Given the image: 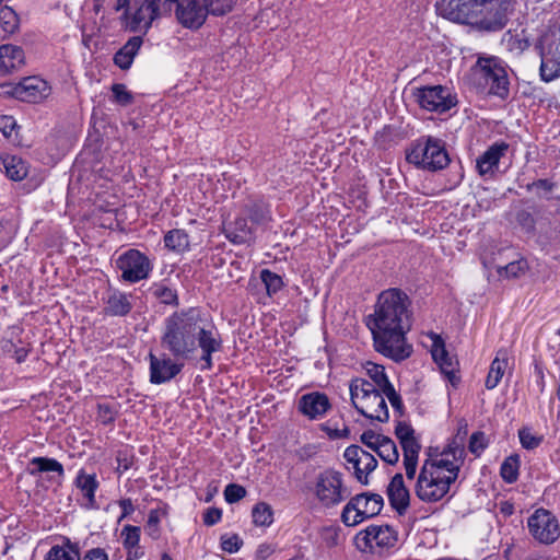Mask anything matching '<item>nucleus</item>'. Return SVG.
Segmentation results:
<instances>
[{
  "instance_id": "nucleus-1",
  "label": "nucleus",
  "mask_w": 560,
  "mask_h": 560,
  "mask_svg": "<svg viewBox=\"0 0 560 560\" xmlns=\"http://www.w3.org/2000/svg\"><path fill=\"white\" fill-rule=\"evenodd\" d=\"M161 346L175 359H192L199 349L201 370H211L212 355L223 347L221 335L205 313L196 307L182 310L164 322Z\"/></svg>"
},
{
  "instance_id": "nucleus-2",
  "label": "nucleus",
  "mask_w": 560,
  "mask_h": 560,
  "mask_svg": "<svg viewBox=\"0 0 560 560\" xmlns=\"http://www.w3.org/2000/svg\"><path fill=\"white\" fill-rule=\"evenodd\" d=\"M410 300L400 289L383 291L377 299L369 327L375 350L395 361H402L411 353L405 335L410 329Z\"/></svg>"
},
{
  "instance_id": "nucleus-3",
  "label": "nucleus",
  "mask_w": 560,
  "mask_h": 560,
  "mask_svg": "<svg viewBox=\"0 0 560 560\" xmlns=\"http://www.w3.org/2000/svg\"><path fill=\"white\" fill-rule=\"evenodd\" d=\"M457 478L454 468L445 466L443 460L425 459L415 486L416 495L423 502H438L448 493Z\"/></svg>"
},
{
  "instance_id": "nucleus-4",
  "label": "nucleus",
  "mask_w": 560,
  "mask_h": 560,
  "mask_svg": "<svg viewBox=\"0 0 560 560\" xmlns=\"http://www.w3.org/2000/svg\"><path fill=\"white\" fill-rule=\"evenodd\" d=\"M350 397L354 408L364 417L386 422L389 419V412L385 400V395L381 389L365 378H354L349 385Z\"/></svg>"
},
{
  "instance_id": "nucleus-5",
  "label": "nucleus",
  "mask_w": 560,
  "mask_h": 560,
  "mask_svg": "<svg viewBox=\"0 0 560 560\" xmlns=\"http://www.w3.org/2000/svg\"><path fill=\"white\" fill-rule=\"evenodd\" d=\"M479 85L489 94L505 98L509 95V78L505 67L497 57L479 58L474 71Z\"/></svg>"
},
{
  "instance_id": "nucleus-6",
  "label": "nucleus",
  "mask_w": 560,
  "mask_h": 560,
  "mask_svg": "<svg viewBox=\"0 0 560 560\" xmlns=\"http://www.w3.org/2000/svg\"><path fill=\"white\" fill-rule=\"evenodd\" d=\"M407 161L428 171L442 170L450 163L448 154L442 142L432 137L418 141L407 153Z\"/></svg>"
},
{
  "instance_id": "nucleus-7",
  "label": "nucleus",
  "mask_w": 560,
  "mask_h": 560,
  "mask_svg": "<svg viewBox=\"0 0 560 560\" xmlns=\"http://www.w3.org/2000/svg\"><path fill=\"white\" fill-rule=\"evenodd\" d=\"M398 533L389 525H370L354 537L355 547L362 552L383 555L394 548Z\"/></svg>"
},
{
  "instance_id": "nucleus-8",
  "label": "nucleus",
  "mask_w": 560,
  "mask_h": 560,
  "mask_svg": "<svg viewBox=\"0 0 560 560\" xmlns=\"http://www.w3.org/2000/svg\"><path fill=\"white\" fill-rule=\"evenodd\" d=\"M384 500L376 493H360L351 498L343 506L341 521L346 526H357L365 520L380 514Z\"/></svg>"
},
{
  "instance_id": "nucleus-9",
  "label": "nucleus",
  "mask_w": 560,
  "mask_h": 560,
  "mask_svg": "<svg viewBox=\"0 0 560 560\" xmlns=\"http://www.w3.org/2000/svg\"><path fill=\"white\" fill-rule=\"evenodd\" d=\"M314 494L322 506L334 508L345 501L350 495V491L345 486L339 471L327 469L317 476Z\"/></svg>"
},
{
  "instance_id": "nucleus-10",
  "label": "nucleus",
  "mask_w": 560,
  "mask_h": 560,
  "mask_svg": "<svg viewBox=\"0 0 560 560\" xmlns=\"http://www.w3.org/2000/svg\"><path fill=\"white\" fill-rule=\"evenodd\" d=\"M51 89L39 77H27L18 83L0 84V95L22 102L38 103L50 95Z\"/></svg>"
},
{
  "instance_id": "nucleus-11",
  "label": "nucleus",
  "mask_w": 560,
  "mask_h": 560,
  "mask_svg": "<svg viewBox=\"0 0 560 560\" xmlns=\"http://www.w3.org/2000/svg\"><path fill=\"white\" fill-rule=\"evenodd\" d=\"M413 96L418 105L428 112L445 113L457 103L450 89L443 85H425L417 88Z\"/></svg>"
},
{
  "instance_id": "nucleus-12",
  "label": "nucleus",
  "mask_w": 560,
  "mask_h": 560,
  "mask_svg": "<svg viewBox=\"0 0 560 560\" xmlns=\"http://www.w3.org/2000/svg\"><path fill=\"white\" fill-rule=\"evenodd\" d=\"M530 535L540 544L550 545L560 536L557 517L548 510L538 509L527 520Z\"/></svg>"
},
{
  "instance_id": "nucleus-13",
  "label": "nucleus",
  "mask_w": 560,
  "mask_h": 560,
  "mask_svg": "<svg viewBox=\"0 0 560 560\" xmlns=\"http://www.w3.org/2000/svg\"><path fill=\"white\" fill-rule=\"evenodd\" d=\"M117 267L121 270V278L132 283L147 279L152 270L150 259L137 249H129L120 255Z\"/></svg>"
},
{
  "instance_id": "nucleus-14",
  "label": "nucleus",
  "mask_w": 560,
  "mask_h": 560,
  "mask_svg": "<svg viewBox=\"0 0 560 560\" xmlns=\"http://www.w3.org/2000/svg\"><path fill=\"white\" fill-rule=\"evenodd\" d=\"M343 457L352 465L358 481L368 485L369 475L377 467L375 457L358 445L348 446L345 450Z\"/></svg>"
},
{
  "instance_id": "nucleus-15",
  "label": "nucleus",
  "mask_w": 560,
  "mask_h": 560,
  "mask_svg": "<svg viewBox=\"0 0 560 560\" xmlns=\"http://www.w3.org/2000/svg\"><path fill=\"white\" fill-rule=\"evenodd\" d=\"M436 12L440 16L460 24H475L476 10L469 2L463 0H438Z\"/></svg>"
},
{
  "instance_id": "nucleus-16",
  "label": "nucleus",
  "mask_w": 560,
  "mask_h": 560,
  "mask_svg": "<svg viewBox=\"0 0 560 560\" xmlns=\"http://www.w3.org/2000/svg\"><path fill=\"white\" fill-rule=\"evenodd\" d=\"M361 442L389 465H395L399 459L395 442L385 435L368 430L362 433Z\"/></svg>"
},
{
  "instance_id": "nucleus-17",
  "label": "nucleus",
  "mask_w": 560,
  "mask_h": 560,
  "mask_svg": "<svg viewBox=\"0 0 560 560\" xmlns=\"http://www.w3.org/2000/svg\"><path fill=\"white\" fill-rule=\"evenodd\" d=\"M208 10L202 0H179L176 9L178 22L187 28H198L206 21Z\"/></svg>"
},
{
  "instance_id": "nucleus-18",
  "label": "nucleus",
  "mask_w": 560,
  "mask_h": 560,
  "mask_svg": "<svg viewBox=\"0 0 560 560\" xmlns=\"http://www.w3.org/2000/svg\"><path fill=\"white\" fill-rule=\"evenodd\" d=\"M150 381L153 384H163L174 378L183 369L182 363L170 357L158 358L150 353Z\"/></svg>"
},
{
  "instance_id": "nucleus-19",
  "label": "nucleus",
  "mask_w": 560,
  "mask_h": 560,
  "mask_svg": "<svg viewBox=\"0 0 560 560\" xmlns=\"http://www.w3.org/2000/svg\"><path fill=\"white\" fill-rule=\"evenodd\" d=\"M329 408L328 397L319 392L305 394L299 399V410L311 420L323 418Z\"/></svg>"
},
{
  "instance_id": "nucleus-20",
  "label": "nucleus",
  "mask_w": 560,
  "mask_h": 560,
  "mask_svg": "<svg viewBox=\"0 0 560 560\" xmlns=\"http://www.w3.org/2000/svg\"><path fill=\"white\" fill-rule=\"evenodd\" d=\"M509 150V144L499 141L490 145L478 159L477 171L481 176L492 175L498 168L499 162Z\"/></svg>"
},
{
  "instance_id": "nucleus-21",
  "label": "nucleus",
  "mask_w": 560,
  "mask_h": 560,
  "mask_svg": "<svg viewBox=\"0 0 560 560\" xmlns=\"http://www.w3.org/2000/svg\"><path fill=\"white\" fill-rule=\"evenodd\" d=\"M387 497L394 510H396L399 514L406 512L409 506L410 494L409 490L405 486L404 477L401 474H396L393 476L387 487Z\"/></svg>"
},
{
  "instance_id": "nucleus-22",
  "label": "nucleus",
  "mask_w": 560,
  "mask_h": 560,
  "mask_svg": "<svg viewBox=\"0 0 560 560\" xmlns=\"http://www.w3.org/2000/svg\"><path fill=\"white\" fill-rule=\"evenodd\" d=\"M25 65L24 50L16 45L0 46V75L21 69Z\"/></svg>"
},
{
  "instance_id": "nucleus-23",
  "label": "nucleus",
  "mask_w": 560,
  "mask_h": 560,
  "mask_svg": "<svg viewBox=\"0 0 560 560\" xmlns=\"http://www.w3.org/2000/svg\"><path fill=\"white\" fill-rule=\"evenodd\" d=\"M509 21L508 14V5L501 4L499 8L489 11L486 15L479 18L476 14L475 24L479 26V28L495 32L502 30Z\"/></svg>"
},
{
  "instance_id": "nucleus-24",
  "label": "nucleus",
  "mask_w": 560,
  "mask_h": 560,
  "mask_svg": "<svg viewBox=\"0 0 560 560\" xmlns=\"http://www.w3.org/2000/svg\"><path fill=\"white\" fill-rule=\"evenodd\" d=\"M509 360L510 353L508 349L501 348L497 351L486 378L485 385L487 389H493L499 385L509 366Z\"/></svg>"
},
{
  "instance_id": "nucleus-25",
  "label": "nucleus",
  "mask_w": 560,
  "mask_h": 560,
  "mask_svg": "<svg viewBox=\"0 0 560 560\" xmlns=\"http://www.w3.org/2000/svg\"><path fill=\"white\" fill-rule=\"evenodd\" d=\"M481 262L487 269L495 268L499 277L505 279L520 278L528 270V264L525 259L514 260L505 266H495L494 258H488L486 255H482Z\"/></svg>"
},
{
  "instance_id": "nucleus-26",
  "label": "nucleus",
  "mask_w": 560,
  "mask_h": 560,
  "mask_svg": "<svg viewBox=\"0 0 560 560\" xmlns=\"http://www.w3.org/2000/svg\"><path fill=\"white\" fill-rule=\"evenodd\" d=\"M465 443L454 439L447 444L444 451L441 453L436 460H443L445 466L450 468H454V470L459 474L460 467L464 464L465 459Z\"/></svg>"
},
{
  "instance_id": "nucleus-27",
  "label": "nucleus",
  "mask_w": 560,
  "mask_h": 560,
  "mask_svg": "<svg viewBox=\"0 0 560 560\" xmlns=\"http://www.w3.org/2000/svg\"><path fill=\"white\" fill-rule=\"evenodd\" d=\"M142 37L133 36L115 54L114 63L122 69L127 70L131 67L135 57L142 46Z\"/></svg>"
},
{
  "instance_id": "nucleus-28",
  "label": "nucleus",
  "mask_w": 560,
  "mask_h": 560,
  "mask_svg": "<svg viewBox=\"0 0 560 560\" xmlns=\"http://www.w3.org/2000/svg\"><path fill=\"white\" fill-rule=\"evenodd\" d=\"M131 295L126 293L114 291L112 292L106 301L104 311L110 316H126L132 308Z\"/></svg>"
},
{
  "instance_id": "nucleus-29",
  "label": "nucleus",
  "mask_w": 560,
  "mask_h": 560,
  "mask_svg": "<svg viewBox=\"0 0 560 560\" xmlns=\"http://www.w3.org/2000/svg\"><path fill=\"white\" fill-rule=\"evenodd\" d=\"M156 18L153 15V10L148 1L143 2L139 9L131 15L127 23V28L130 32H147L152 22Z\"/></svg>"
},
{
  "instance_id": "nucleus-30",
  "label": "nucleus",
  "mask_w": 560,
  "mask_h": 560,
  "mask_svg": "<svg viewBox=\"0 0 560 560\" xmlns=\"http://www.w3.org/2000/svg\"><path fill=\"white\" fill-rule=\"evenodd\" d=\"M75 485L81 490L84 499L86 500L85 506L95 509V491L98 488L96 476L80 471L75 478Z\"/></svg>"
},
{
  "instance_id": "nucleus-31",
  "label": "nucleus",
  "mask_w": 560,
  "mask_h": 560,
  "mask_svg": "<svg viewBox=\"0 0 560 560\" xmlns=\"http://www.w3.org/2000/svg\"><path fill=\"white\" fill-rule=\"evenodd\" d=\"M395 433L400 442L402 453H407L409 451L420 452L421 445L415 438V431L409 424L405 422H398L395 429Z\"/></svg>"
},
{
  "instance_id": "nucleus-32",
  "label": "nucleus",
  "mask_w": 560,
  "mask_h": 560,
  "mask_svg": "<svg viewBox=\"0 0 560 560\" xmlns=\"http://www.w3.org/2000/svg\"><path fill=\"white\" fill-rule=\"evenodd\" d=\"M3 166L8 177H10L12 180L19 182L27 176V163L20 156L7 155L3 159Z\"/></svg>"
},
{
  "instance_id": "nucleus-33",
  "label": "nucleus",
  "mask_w": 560,
  "mask_h": 560,
  "mask_svg": "<svg viewBox=\"0 0 560 560\" xmlns=\"http://www.w3.org/2000/svg\"><path fill=\"white\" fill-rule=\"evenodd\" d=\"M164 245L172 252L183 253L189 248V236L184 230H171L164 235Z\"/></svg>"
},
{
  "instance_id": "nucleus-34",
  "label": "nucleus",
  "mask_w": 560,
  "mask_h": 560,
  "mask_svg": "<svg viewBox=\"0 0 560 560\" xmlns=\"http://www.w3.org/2000/svg\"><path fill=\"white\" fill-rule=\"evenodd\" d=\"M228 237L235 244H244L253 237V230L245 218H236L230 228Z\"/></svg>"
},
{
  "instance_id": "nucleus-35",
  "label": "nucleus",
  "mask_w": 560,
  "mask_h": 560,
  "mask_svg": "<svg viewBox=\"0 0 560 560\" xmlns=\"http://www.w3.org/2000/svg\"><path fill=\"white\" fill-rule=\"evenodd\" d=\"M364 369L366 371L368 376L371 380L369 381L371 385H375V388L381 389L382 393L386 390L387 387L393 386L385 373V369L383 365L373 362H366Z\"/></svg>"
},
{
  "instance_id": "nucleus-36",
  "label": "nucleus",
  "mask_w": 560,
  "mask_h": 560,
  "mask_svg": "<svg viewBox=\"0 0 560 560\" xmlns=\"http://www.w3.org/2000/svg\"><path fill=\"white\" fill-rule=\"evenodd\" d=\"M31 465L35 467L30 471L32 475H36L37 472L52 471L57 472L59 476H63L65 472L62 465L55 458L34 457L31 460Z\"/></svg>"
},
{
  "instance_id": "nucleus-37",
  "label": "nucleus",
  "mask_w": 560,
  "mask_h": 560,
  "mask_svg": "<svg viewBox=\"0 0 560 560\" xmlns=\"http://www.w3.org/2000/svg\"><path fill=\"white\" fill-rule=\"evenodd\" d=\"M520 470V456L516 454L510 455L504 459L500 468L502 479L508 483H513L518 478Z\"/></svg>"
},
{
  "instance_id": "nucleus-38",
  "label": "nucleus",
  "mask_w": 560,
  "mask_h": 560,
  "mask_svg": "<svg viewBox=\"0 0 560 560\" xmlns=\"http://www.w3.org/2000/svg\"><path fill=\"white\" fill-rule=\"evenodd\" d=\"M19 27V18L9 7H0V31L7 36L13 34Z\"/></svg>"
},
{
  "instance_id": "nucleus-39",
  "label": "nucleus",
  "mask_w": 560,
  "mask_h": 560,
  "mask_svg": "<svg viewBox=\"0 0 560 560\" xmlns=\"http://www.w3.org/2000/svg\"><path fill=\"white\" fill-rule=\"evenodd\" d=\"M252 516L257 526H269L273 522L272 509L265 502H259L253 508Z\"/></svg>"
},
{
  "instance_id": "nucleus-40",
  "label": "nucleus",
  "mask_w": 560,
  "mask_h": 560,
  "mask_svg": "<svg viewBox=\"0 0 560 560\" xmlns=\"http://www.w3.org/2000/svg\"><path fill=\"white\" fill-rule=\"evenodd\" d=\"M140 534V527L133 525H125L121 530L122 546L128 550V560H131L132 549L139 545Z\"/></svg>"
},
{
  "instance_id": "nucleus-41",
  "label": "nucleus",
  "mask_w": 560,
  "mask_h": 560,
  "mask_svg": "<svg viewBox=\"0 0 560 560\" xmlns=\"http://www.w3.org/2000/svg\"><path fill=\"white\" fill-rule=\"evenodd\" d=\"M560 75V59L544 57L540 65V77L550 82Z\"/></svg>"
},
{
  "instance_id": "nucleus-42",
  "label": "nucleus",
  "mask_w": 560,
  "mask_h": 560,
  "mask_svg": "<svg viewBox=\"0 0 560 560\" xmlns=\"http://www.w3.org/2000/svg\"><path fill=\"white\" fill-rule=\"evenodd\" d=\"M260 278L269 295L277 293L283 285L281 277L268 269L261 270Z\"/></svg>"
},
{
  "instance_id": "nucleus-43",
  "label": "nucleus",
  "mask_w": 560,
  "mask_h": 560,
  "mask_svg": "<svg viewBox=\"0 0 560 560\" xmlns=\"http://www.w3.org/2000/svg\"><path fill=\"white\" fill-rule=\"evenodd\" d=\"M518 438L522 446L526 450H534L542 442V436L534 434L528 428L518 430Z\"/></svg>"
},
{
  "instance_id": "nucleus-44",
  "label": "nucleus",
  "mask_w": 560,
  "mask_h": 560,
  "mask_svg": "<svg viewBox=\"0 0 560 560\" xmlns=\"http://www.w3.org/2000/svg\"><path fill=\"white\" fill-rule=\"evenodd\" d=\"M322 538L327 547H336L342 541L341 529L338 526H326L323 528Z\"/></svg>"
},
{
  "instance_id": "nucleus-45",
  "label": "nucleus",
  "mask_w": 560,
  "mask_h": 560,
  "mask_svg": "<svg viewBox=\"0 0 560 560\" xmlns=\"http://www.w3.org/2000/svg\"><path fill=\"white\" fill-rule=\"evenodd\" d=\"M431 338L433 341L431 354L433 360L440 365L447 358L448 352L445 349L443 339L439 335L431 334Z\"/></svg>"
},
{
  "instance_id": "nucleus-46",
  "label": "nucleus",
  "mask_w": 560,
  "mask_h": 560,
  "mask_svg": "<svg viewBox=\"0 0 560 560\" xmlns=\"http://www.w3.org/2000/svg\"><path fill=\"white\" fill-rule=\"evenodd\" d=\"M113 97L114 101L121 105L127 106L132 103L133 96L132 94L127 90L125 84L116 83L112 86Z\"/></svg>"
},
{
  "instance_id": "nucleus-47",
  "label": "nucleus",
  "mask_w": 560,
  "mask_h": 560,
  "mask_svg": "<svg viewBox=\"0 0 560 560\" xmlns=\"http://www.w3.org/2000/svg\"><path fill=\"white\" fill-rule=\"evenodd\" d=\"M488 445V441L486 435L481 431L474 432L469 439L468 448L470 453L476 456H480V454L485 451Z\"/></svg>"
},
{
  "instance_id": "nucleus-48",
  "label": "nucleus",
  "mask_w": 560,
  "mask_h": 560,
  "mask_svg": "<svg viewBox=\"0 0 560 560\" xmlns=\"http://www.w3.org/2000/svg\"><path fill=\"white\" fill-rule=\"evenodd\" d=\"M419 453L420 452L411 451L404 453L402 464L408 479H413L416 477Z\"/></svg>"
},
{
  "instance_id": "nucleus-49",
  "label": "nucleus",
  "mask_w": 560,
  "mask_h": 560,
  "mask_svg": "<svg viewBox=\"0 0 560 560\" xmlns=\"http://www.w3.org/2000/svg\"><path fill=\"white\" fill-rule=\"evenodd\" d=\"M153 294L164 304H177V294L168 287L159 284L154 288Z\"/></svg>"
},
{
  "instance_id": "nucleus-50",
  "label": "nucleus",
  "mask_w": 560,
  "mask_h": 560,
  "mask_svg": "<svg viewBox=\"0 0 560 560\" xmlns=\"http://www.w3.org/2000/svg\"><path fill=\"white\" fill-rule=\"evenodd\" d=\"M246 495V489L237 483H230L225 487L224 498L229 503H236Z\"/></svg>"
},
{
  "instance_id": "nucleus-51",
  "label": "nucleus",
  "mask_w": 560,
  "mask_h": 560,
  "mask_svg": "<svg viewBox=\"0 0 560 560\" xmlns=\"http://www.w3.org/2000/svg\"><path fill=\"white\" fill-rule=\"evenodd\" d=\"M45 560H79L78 552L70 553L63 547L54 546L47 553Z\"/></svg>"
},
{
  "instance_id": "nucleus-52",
  "label": "nucleus",
  "mask_w": 560,
  "mask_h": 560,
  "mask_svg": "<svg viewBox=\"0 0 560 560\" xmlns=\"http://www.w3.org/2000/svg\"><path fill=\"white\" fill-rule=\"evenodd\" d=\"M243 545L242 539L237 535H224L221 537V548L229 553H235Z\"/></svg>"
},
{
  "instance_id": "nucleus-53",
  "label": "nucleus",
  "mask_w": 560,
  "mask_h": 560,
  "mask_svg": "<svg viewBox=\"0 0 560 560\" xmlns=\"http://www.w3.org/2000/svg\"><path fill=\"white\" fill-rule=\"evenodd\" d=\"M439 366L452 384L458 380L456 376L457 361L453 357L448 354L447 358H445V360L441 362Z\"/></svg>"
},
{
  "instance_id": "nucleus-54",
  "label": "nucleus",
  "mask_w": 560,
  "mask_h": 560,
  "mask_svg": "<svg viewBox=\"0 0 560 560\" xmlns=\"http://www.w3.org/2000/svg\"><path fill=\"white\" fill-rule=\"evenodd\" d=\"M153 10V15L158 19L162 15H165L172 11L173 4L176 2L175 0H152L148 1Z\"/></svg>"
},
{
  "instance_id": "nucleus-55",
  "label": "nucleus",
  "mask_w": 560,
  "mask_h": 560,
  "mask_svg": "<svg viewBox=\"0 0 560 560\" xmlns=\"http://www.w3.org/2000/svg\"><path fill=\"white\" fill-rule=\"evenodd\" d=\"M383 394L385 395V397H387L394 410L401 415L404 411L402 399L400 395L395 390L394 386L387 387V389L384 390Z\"/></svg>"
},
{
  "instance_id": "nucleus-56",
  "label": "nucleus",
  "mask_w": 560,
  "mask_h": 560,
  "mask_svg": "<svg viewBox=\"0 0 560 560\" xmlns=\"http://www.w3.org/2000/svg\"><path fill=\"white\" fill-rule=\"evenodd\" d=\"M97 420L103 424H110L115 421V412L109 405H98Z\"/></svg>"
},
{
  "instance_id": "nucleus-57",
  "label": "nucleus",
  "mask_w": 560,
  "mask_h": 560,
  "mask_svg": "<svg viewBox=\"0 0 560 560\" xmlns=\"http://www.w3.org/2000/svg\"><path fill=\"white\" fill-rule=\"evenodd\" d=\"M15 127L16 121L12 116H0V131L5 138H11Z\"/></svg>"
},
{
  "instance_id": "nucleus-58",
  "label": "nucleus",
  "mask_w": 560,
  "mask_h": 560,
  "mask_svg": "<svg viewBox=\"0 0 560 560\" xmlns=\"http://www.w3.org/2000/svg\"><path fill=\"white\" fill-rule=\"evenodd\" d=\"M222 517V512L219 509H208L203 515V523L208 526L217 524Z\"/></svg>"
},
{
  "instance_id": "nucleus-59",
  "label": "nucleus",
  "mask_w": 560,
  "mask_h": 560,
  "mask_svg": "<svg viewBox=\"0 0 560 560\" xmlns=\"http://www.w3.org/2000/svg\"><path fill=\"white\" fill-rule=\"evenodd\" d=\"M118 504L121 509V515L118 517V522H121L124 518H126L127 516H129L130 514H132L135 512V506H133L132 500L129 498L121 499L118 502Z\"/></svg>"
},
{
  "instance_id": "nucleus-60",
  "label": "nucleus",
  "mask_w": 560,
  "mask_h": 560,
  "mask_svg": "<svg viewBox=\"0 0 560 560\" xmlns=\"http://www.w3.org/2000/svg\"><path fill=\"white\" fill-rule=\"evenodd\" d=\"M83 560H108V555L102 548L90 549Z\"/></svg>"
},
{
  "instance_id": "nucleus-61",
  "label": "nucleus",
  "mask_w": 560,
  "mask_h": 560,
  "mask_svg": "<svg viewBox=\"0 0 560 560\" xmlns=\"http://www.w3.org/2000/svg\"><path fill=\"white\" fill-rule=\"evenodd\" d=\"M252 221L262 223L268 219L267 212L259 206H254L249 212Z\"/></svg>"
},
{
  "instance_id": "nucleus-62",
  "label": "nucleus",
  "mask_w": 560,
  "mask_h": 560,
  "mask_svg": "<svg viewBox=\"0 0 560 560\" xmlns=\"http://www.w3.org/2000/svg\"><path fill=\"white\" fill-rule=\"evenodd\" d=\"M159 523H160L159 510H151L149 512L148 522H147L148 529H151L153 527L156 529V527H159Z\"/></svg>"
},
{
  "instance_id": "nucleus-63",
  "label": "nucleus",
  "mask_w": 560,
  "mask_h": 560,
  "mask_svg": "<svg viewBox=\"0 0 560 560\" xmlns=\"http://www.w3.org/2000/svg\"><path fill=\"white\" fill-rule=\"evenodd\" d=\"M518 221L527 228V230H532L534 228V220L532 218V215L526 212V211H522L521 213H518Z\"/></svg>"
},
{
  "instance_id": "nucleus-64",
  "label": "nucleus",
  "mask_w": 560,
  "mask_h": 560,
  "mask_svg": "<svg viewBox=\"0 0 560 560\" xmlns=\"http://www.w3.org/2000/svg\"><path fill=\"white\" fill-rule=\"evenodd\" d=\"M467 434H468V425L464 420H462L458 423V429H457V433H456L455 438H457V440H459L460 442L465 443Z\"/></svg>"
}]
</instances>
